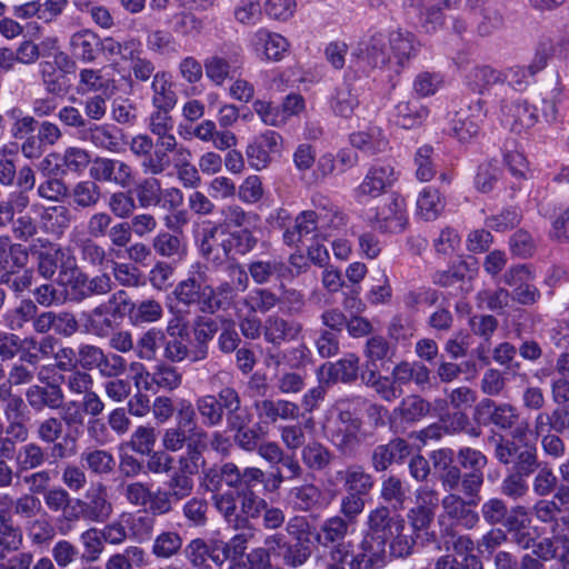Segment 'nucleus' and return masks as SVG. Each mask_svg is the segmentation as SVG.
I'll return each instance as SVG.
<instances>
[{
	"label": "nucleus",
	"mask_w": 569,
	"mask_h": 569,
	"mask_svg": "<svg viewBox=\"0 0 569 569\" xmlns=\"http://www.w3.org/2000/svg\"><path fill=\"white\" fill-rule=\"evenodd\" d=\"M204 274L199 273L198 278L189 277L180 281L174 290L173 295L177 301L187 307L197 306L199 311L207 313V295H204Z\"/></svg>",
	"instance_id": "72a5a7b5"
},
{
	"label": "nucleus",
	"mask_w": 569,
	"mask_h": 569,
	"mask_svg": "<svg viewBox=\"0 0 569 569\" xmlns=\"http://www.w3.org/2000/svg\"><path fill=\"white\" fill-rule=\"evenodd\" d=\"M182 546L181 535L174 530H167L153 539L151 553L156 559L169 560L180 555Z\"/></svg>",
	"instance_id": "6e6d98bb"
},
{
	"label": "nucleus",
	"mask_w": 569,
	"mask_h": 569,
	"mask_svg": "<svg viewBox=\"0 0 569 569\" xmlns=\"http://www.w3.org/2000/svg\"><path fill=\"white\" fill-rule=\"evenodd\" d=\"M222 236H226V227L222 223H208L201 229L199 250L203 258L214 262L220 261Z\"/></svg>",
	"instance_id": "de8ad7c7"
},
{
	"label": "nucleus",
	"mask_w": 569,
	"mask_h": 569,
	"mask_svg": "<svg viewBox=\"0 0 569 569\" xmlns=\"http://www.w3.org/2000/svg\"><path fill=\"white\" fill-rule=\"evenodd\" d=\"M238 62L237 56L230 58L211 56L204 60L206 74L216 84L221 86L231 72L236 71Z\"/></svg>",
	"instance_id": "0e129e2a"
},
{
	"label": "nucleus",
	"mask_w": 569,
	"mask_h": 569,
	"mask_svg": "<svg viewBox=\"0 0 569 569\" xmlns=\"http://www.w3.org/2000/svg\"><path fill=\"white\" fill-rule=\"evenodd\" d=\"M151 90V102L153 108L173 109L177 104L178 97L173 90L171 76L168 72L159 71L153 76Z\"/></svg>",
	"instance_id": "49530a36"
},
{
	"label": "nucleus",
	"mask_w": 569,
	"mask_h": 569,
	"mask_svg": "<svg viewBox=\"0 0 569 569\" xmlns=\"http://www.w3.org/2000/svg\"><path fill=\"white\" fill-rule=\"evenodd\" d=\"M322 370H327L328 379L333 382H355L359 372V357L355 353H349L336 362L323 365Z\"/></svg>",
	"instance_id": "603ef678"
},
{
	"label": "nucleus",
	"mask_w": 569,
	"mask_h": 569,
	"mask_svg": "<svg viewBox=\"0 0 569 569\" xmlns=\"http://www.w3.org/2000/svg\"><path fill=\"white\" fill-rule=\"evenodd\" d=\"M312 555V548L308 539L300 538L296 542H288L278 558L281 559L283 568L297 569L308 562Z\"/></svg>",
	"instance_id": "69168bd1"
},
{
	"label": "nucleus",
	"mask_w": 569,
	"mask_h": 569,
	"mask_svg": "<svg viewBox=\"0 0 569 569\" xmlns=\"http://www.w3.org/2000/svg\"><path fill=\"white\" fill-rule=\"evenodd\" d=\"M111 302L118 305L124 315L129 313L134 325L158 322L163 317V307L160 301L148 298L137 303L132 302L124 290H118L111 295Z\"/></svg>",
	"instance_id": "4468645a"
},
{
	"label": "nucleus",
	"mask_w": 569,
	"mask_h": 569,
	"mask_svg": "<svg viewBox=\"0 0 569 569\" xmlns=\"http://www.w3.org/2000/svg\"><path fill=\"white\" fill-rule=\"evenodd\" d=\"M228 542L223 543L221 552L227 558H243L249 543L254 540L258 529L249 521L246 528H240Z\"/></svg>",
	"instance_id": "338daca9"
},
{
	"label": "nucleus",
	"mask_w": 569,
	"mask_h": 569,
	"mask_svg": "<svg viewBox=\"0 0 569 569\" xmlns=\"http://www.w3.org/2000/svg\"><path fill=\"white\" fill-rule=\"evenodd\" d=\"M258 419L263 425H274L279 419L296 420L299 417V406L284 399H260L253 402Z\"/></svg>",
	"instance_id": "a878e982"
},
{
	"label": "nucleus",
	"mask_w": 569,
	"mask_h": 569,
	"mask_svg": "<svg viewBox=\"0 0 569 569\" xmlns=\"http://www.w3.org/2000/svg\"><path fill=\"white\" fill-rule=\"evenodd\" d=\"M69 196L72 198L73 203L80 209L96 208L102 198L100 186L94 181L84 180L74 184Z\"/></svg>",
	"instance_id": "680f3d73"
},
{
	"label": "nucleus",
	"mask_w": 569,
	"mask_h": 569,
	"mask_svg": "<svg viewBox=\"0 0 569 569\" xmlns=\"http://www.w3.org/2000/svg\"><path fill=\"white\" fill-rule=\"evenodd\" d=\"M351 146L369 154H377L386 151L388 140L380 128H369L367 131L353 132L349 137Z\"/></svg>",
	"instance_id": "8fccbe9b"
},
{
	"label": "nucleus",
	"mask_w": 569,
	"mask_h": 569,
	"mask_svg": "<svg viewBox=\"0 0 569 569\" xmlns=\"http://www.w3.org/2000/svg\"><path fill=\"white\" fill-rule=\"evenodd\" d=\"M396 180L395 169L390 164L372 166L362 182L356 189L358 198H376L391 187Z\"/></svg>",
	"instance_id": "bb28decb"
},
{
	"label": "nucleus",
	"mask_w": 569,
	"mask_h": 569,
	"mask_svg": "<svg viewBox=\"0 0 569 569\" xmlns=\"http://www.w3.org/2000/svg\"><path fill=\"white\" fill-rule=\"evenodd\" d=\"M76 62L63 52L54 56V61H42L39 64V72L42 84L48 93L62 96L68 89L66 72L73 70Z\"/></svg>",
	"instance_id": "dca6fc26"
},
{
	"label": "nucleus",
	"mask_w": 569,
	"mask_h": 569,
	"mask_svg": "<svg viewBox=\"0 0 569 569\" xmlns=\"http://www.w3.org/2000/svg\"><path fill=\"white\" fill-rule=\"evenodd\" d=\"M388 46L392 58V69L403 67L405 63L418 52L419 43L409 31H392L388 38Z\"/></svg>",
	"instance_id": "c9c22d12"
},
{
	"label": "nucleus",
	"mask_w": 569,
	"mask_h": 569,
	"mask_svg": "<svg viewBox=\"0 0 569 569\" xmlns=\"http://www.w3.org/2000/svg\"><path fill=\"white\" fill-rule=\"evenodd\" d=\"M193 337L196 349L192 350L191 361H201L208 357L209 342L218 332V323L216 320L206 317H197L193 321Z\"/></svg>",
	"instance_id": "a19ab883"
},
{
	"label": "nucleus",
	"mask_w": 569,
	"mask_h": 569,
	"mask_svg": "<svg viewBox=\"0 0 569 569\" xmlns=\"http://www.w3.org/2000/svg\"><path fill=\"white\" fill-rule=\"evenodd\" d=\"M26 401L34 412L46 409L59 410L64 405V392L60 385L49 382L47 386L30 385L26 390Z\"/></svg>",
	"instance_id": "b1692460"
},
{
	"label": "nucleus",
	"mask_w": 569,
	"mask_h": 569,
	"mask_svg": "<svg viewBox=\"0 0 569 569\" xmlns=\"http://www.w3.org/2000/svg\"><path fill=\"white\" fill-rule=\"evenodd\" d=\"M430 409L431 405L429 401L419 395H409L395 408L393 415L399 416L407 423H413L425 418L430 412Z\"/></svg>",
	"instance_id": "052dcab7"
},
{
	"label": "nucleus",
	"mask_w": 569,
	"mask_h": 569,
	"mask_svg": "<svg viewBox=\"0 0 569 569\" xmlns=\"http://www.w3.org/2000/svg\"><path fill=\"white\" fill-rule=\"evenodd\" d=\"M131 190L138 207L141 209L159 207L162 202V184L154 176L140 179Z\"/></svg>",
	"instance_id": "c03bdc74"
},
{
	"label": "nucleus",
	"mask_w": 569,
	"mask_h": 569,
	"mask_svg": "<svg viewBox=\"0 0 569 569\" xmlns=\"http://www.w3.org/2000/svg\"><path fill=\"white\" fill-rule=\"evenodd\" d=\"M410 455V446L402 438L391 439L388 443L378 445L371 453V466L375 471H386L392 463L402 462Z\"/></svg>",
	"instance_id": "7c9ffc66"
},
{
	"label": "nucleus",
	"mask_w": 569,
	"mask_h": 569,
	"mask_svg": "<svg viewBox=\"0 0 569 569\" xmlns=\"http://www.w3.org/2000/svg\"><path fill=\"white\" fill-rule=\"evenodd\" d=\"M80 460L92 475L100 477L111 475L116 468L113 455L104 449H87L81 453Z\"/></svg>",
	"instance_id": "3c124183"
},
{
	"label": "nucleus",
	"mask_w": 569,
	"mask_h": 569,
	"mask_svg": "<svg viewBox=\"0 0 569 569\" xmlns=\"http://www.w3.org/2000/svg\"><path fill=\"white\" fill-rule=\"evenodd\" d=\"M386 553L387 551L361 538L357 552H355V545L352 543V551L346 565L348 569H377L383 566Z\"/></svg>",
	"instance_id": "e433bc0d"
},
{
	"label": "nucleus",
	"mask_w": 569,
	"mask_h": 569,
	"mask_svg": "<svg viewBox=\"0 0 569 569\" xmlns=\"http://www.w3.org/2000/svg\"><path fill=\"white\" fill-rule=\"evenodd\" d=\"M180 146L177 138H157L148 158L141 160L140 166L143 173L159 176L167 171L172 164L171 153H173L177 159Z\"/></svg>",
	"instance_id": "412c9836"
},
{
	"label": "nucleus",
	"mask_w": 569,
	"mask_h": 569,
	"mask_svg": "<svg viewBox=\"0 0 569 569\" xmlns=\"http://www.w3.org/2000/svg\"><path fill=\"white\" fill-rule=\"evenodd\" d=\"M281 136L272 130L257 136L247 146L246 156L249 164L256 170H262L271 162L272 154L279 152Z\"/></svg>",
	"instance_id": "4be33fe9"
},
{
	"label": "nucleus",
	"mask_w": 569,
	"mask_h": 569,
	"mask_svg": "<svg viewBox=\"0 0 569 569\" xmlns=\"http://www.w3.org/2000/svg\"><path fill=\"white\" fill-rule=\"evenodd\" d=\"M466 83L472 91L482 94L493 86L503 84V76L501 70L491 66H475L466 74Z\"/></svg>",
	"instance_id": "a18cd8bd"
},
{
	"label": "nucleus",
	"mask_w": 569,
	"mask_h": 569,
	"mask_svg": "<svg viewBox=\"0 0 569 569\" xmlns=\"http://www.w3.org/2000/svg\"><path fill=\"white\" fill-rule=\"evenodd\" d=\"M498 102L502 120L512 131L520 133L537 123V108L527 99L509 96L506 90L505 96Z\"/></svg>",
	"instance_id": "f8f14e48"
},
{
	"label": "nucleus",
	"mask_w": 569,
	"mask_h": 569,
	"mask_svg": "<svg viewBox=\"0 0 569 569\" xmlns=\"http://www.w3.org/2000/svg\"><path fill=\"white\" fill-rule=\"evenodd\" d=\"M27 251V262L29 257L34 261V269L40 277L46 280L52 279L57 273L58 263L61 258V251L56 244L47 239L38 238L32 240L29 246H24Z\"/></svg>",
	"instance_id": "aec40b11"
},
{
	"label": "nucleus",
	"mask_w": 569,
	"mask_h": 569,
	"mask_svg": "<svg viewBox=\"0 0 569 569\" xmlns=\"http://www.w3.org/2000/svg\"><path fill=\"white\" fill-rule=\"evenodd\" d=\"M17 186V191H32L36 187V172L29 166L17 167L12 158H0V186L10 188Z\"/></svg>",
	"instance_id": "c85d7f7f"
},
{
	"label": "nucleus",
	"mask_w": 569,
	"mask_h": 569,
	"mask_svg": "<svg viewBox=\"0 0 569 569\" xmlns=\"http://www.w3.org/2000/svg\"><path fill=\"white\" fill-rule=\"evenodd\" d=\"M118 305L108 301L102 302L93 309L82 313V326L87 333L97 338H108L117 328V319H122L124 312L120 309L117 312Z\"/></svg>",
	"instance_id": "ddd939ff"
},
{
	"label": "nucleus",
	"mask_w": 569,
	"mask_h": 569,
	"mask_svg": "<svg viewBox=\"0 0 569 569\" xmlns=\"http://www.w3.org/2000/svg\"><path fill=\"white\" fill-rule=\"evenodd\" d=\"M207 492H224L223 487L240 489V469L233 462H224L220 466L214 465L203 472L200 482Z\"/></svg>",
	"instance_id": "5701e85b"
},
{
	"label": "nucleus",
	"mask_w": 569,
	"mask_h": 569,
	"mask_svg": "<svg viewBox=\"0 0 569 569\" xmlns=\"http://www.w3.org/2000/svg\"><path fill=\"white\" fill-rule=\"evenodd\" d=\"M303 331V326L298 320L284 319L279 315L269 316L263 323L264 340L273 346L297 340Z\"/></svg>",
	"instance_id": "cd10ccee"
},
{
	"label": "nucleus",
	"mask_w": 569,
	"mask_h": 569,
	"mask_svg": "<svg viewBox=\"0 0 569 569\" xmlns=\"http://www.w3.org/2000/svg\"><path fill=\"white\" fill-rule=\"evenodd\" d=\"M406 528V520L401 515H392L389 506L379 505L369 510L365 522L362 538L387 551V545L397 529Z\"/></svg>",
	"instance_id": "0eeeda50"
},
{
	"label": "nucleus",
	"mask_w": 569,
	"mask_h": 569,
	"mask_svg": "<svg viewBox=\"0 0 569 569\" xmlns=\"http://www.w3.org/2000/svg\"><path fill=\"white\" fill-rule=\"evenodd\" d=\"M353 526L337 515L326 518L320 525L315 540L328 549V563L325 569H346V562L352 551V541L347 540Z\"/></svg>",
	"instance_id": "7ed1b4c3"
},
{
	"label": "nucleus",
	"mask_w": 569,
	"mask_h": 569,
	"mask_svg": "<svg viewBox=\"0 0 569 569\" xmlns=\"http://www.w3.org/2000/svg\"><path fill=\"white\" fill-rule=\"evenodd\" d=\"M312 211L317 230H337L346 224L345 214L328 200L325 203L316 204V210Z\"/></svg>",
	"instance_id": "774afa93"
},
{
	"label": "nucleus",
	"mask_w": 569,
	"mask_h": 569,
	"mask_svg": "<svg viewBox=\"0 0 569 569\" xmlns=\"http://www.w3.org/2000/svg\"><path fill=\"white\" fill-rule=\"evenodd\" d=\"M131 368H137V372L133 376L134 385L139 387L142 383V388L146 391L156 392L163 390L171 392L182 383V373L178 368L168 362L157 363L152 371H148L142 363H132Z\"/></svg>",
	"instance_id": "1a4fd4ad"
},
{
	"label": "nucleus",
	"mask_w": 569,
	"mask_h": 569,
	"mask_svg": "<svg viewBox=\"0 0 569 569\" xmlns=\"http://www.w3.org/2000/svg\"><path fill=\"white\" fill-rule=\"evenodd\" d=\"M196 409L207 427L221 425L224 412H244L241 398L233 387H223L217 395H203L196 399Z\"/></svg>",
	"instance_id": "423d86ee"
},
{
	"label": "nucleus",
	"mask_w": 569,
	"mask_h": 569,
	"mask_svg": "<svg viewBox=\"0 0 569 569\" xmlns=\"http://www.w3.org/2000/svg\"><path fill=\"white\" fill-rule=\"evenodd\" d=\"M248 272L257 284H266L272 279L282 281L292 276L291 268L281 259L254 260L248 264Z\"/></svg>",
	"instance_id": "f704fd0d"
},
{
	"label": "nucleus",
	"mask_w": 569,
	"mask_h": 569,
	"mask_svg": "<svg viewBox=\"0 0 569 569\" xmlns=\"http://www.w3.org/2000/svg\"><path fill=\"white\" fill-rule=\"evenodd\" d=\"M66 276L64 286L74 302H82L91 297L106 296L113 289V281L109 273L90 277L78 267L62 271Z\"/></svg>",
	"instance_id": "6e6552de"
},
{
	"label": "nucleus",
	"mask_w": 569,
	"mask_h": 569,
	"mask_svg": "<svg viewBox=\"0 0 569 569\" xmlns=\"http://www.w3.org/2000/svg\"><path fill=\"white\" fill-rule=\"evenodd\" d=\"M74 503L82 509L84 519L92 522L107 521L113 511L112 503L108 499L104 486L99 485L96 490L87 493L86 500L74 498Z\"/></svg>",
	"instance_id": "473e14b6"
},
{
	"label": "nucleus",
	"mask_w": 569,
	"mask_h": 569,
	"mask_svg": "<svg viewBox=\"0 0 569 569\" xmlns=\"http://www.w3.org/2000/svg\"><path fill=\"white\" fill-rule=\"evenodd\" d=\"M211 493L214 509L232 530L246 528L251 517L257 516L259 508L263 507L256 492L238 493L228 490Z\"/></svg>",
	"instance_id": "20e7f679"
},
{
	"label": "nucleus",
	"mask_w": 569,
	"mask_h": 569,
	"mask_svg": "<svg viewBox=\"0 0 569 569\" xmlns=\"http://www.w3.org/2000/svg\"><path fill=\"white\" fill-rule=\"evenodd\" d=\"M89 174L97 182L113 183L122 189L133 181V169L129 163L107 157L93 159Z\"/></svg>",
	"instance_id": "2eb2a0df"
},
{
	"label": "nucleus",
	"mask_w": 569,
	"mask_h": 569,
	"mask_svg": "<svg viewBox=\"0 0 569 569\" xmlns=\"http://www.w3.org/2000/svg\"><path fill=\"white\" fill-rule=\"evenodd\" d=\"M525 443V453L528 461L535 459L531 470V489L532 492L539 498L551 496L558 488L559 478L553 468L546 461H541L538 457L537 448L529 442Z\"/></svg>",
	"instance_id": "f3484780"
},
{
	"label": "nucleus",
	"mask_w": 569,
	"mask_h": 569,
	"mask_svg": "<svg viewBox=\"0 0 569 569\" xmlns=\"http://www.w3.org/2000/svg\"><path fill=\"white\" fill-rule=\"evenodd\" d=\"M79 140L91 147L118 153L121 150V142L118 137V130L111 124H99L89 122L88 126L79 132Z\"/></svg>",
	"instance_id": "393cba45"
},
{
	"label": "nucleus",
	"mask_w": 569,
	"mask_h": 569,
	"mask_svg": "<svg viewBox=\"0 0 569 569\" xmlns=\"http://www.w3.org/2000/svg\"><path fill=\"white\" fill-rule=\"evenodd\" d=\"M432 466L438 472L439 481L448 493L455 492L462 480L459 467L453 465V450L443 448L435 450L430 456Z\"/></svg>",
	"instance_id": "c756f323"
},
{
	"label": "nucleus",
	"mask_w": 569,
	"mask_h": 569,
	"mask_svg": "<svg viewBox=\"0 0 569 569\" xmlns=\"http://www.w3.org/2000/svg\"><path fill=\"white\" fill-rule=\"evenodd\" d=\"M446 201L440 192L431 187H426L417 199V214L426 221L436 220L443 211Z\"/></svg>",
	"instance_id": "bf43d9fd"
},
{
	"label": "nucleus",
	"mask_w": 569,
	"mask_h": 569,
	"mask_svg": "<svg viewBox=\"0 0 569 569\" xmlns=\"http://www.w3.org/2000/svg\"><path fill=\"white\" fill-rule=\"evenodd\" d=\"M492 440L495 441V458L499 463L511 469V472L506 475L501 481V493L515 501L523 499L530 490L528 478L531 476L532 467H535V459L528 461L525 453V443H520L513 438L499 436L492 438Z\"/></svg>",
	"instance_id": "f257e3e1"
},
{
	"label": "nucleus",
	"mask_w": 569,
	"mask_h": 569,
	"mask_svg": "<svg viewBox=\"0 0 569 569\" xmlns=\"http://www.w3.org/2000/svg\"><path fill=\"white\" fill-rule=\"evenodd\" d=\"M335 459L333 452L319 441H310L303 446L301 460L312 471H322L330 467Z\"/></svg>",
	"instance_id": "13d9d810"
},
{
	"label": "nucleus",
	"mask_w": 569,
	"mask_h": 569,
	"mask_svg": "<svg viewBox=\"0 0 569 569\" xmlns=\"http://www.w3.org/2000/svg\"><path fill=\"white\" fill-rule=\"evenodd\" d=\"M289 498L295 509L310 511L320 505L322 499L321 489L313 483H305L292 487L289 490Z\"/></svg>",
	"instance_id": "e2e57ef3"
},
{
	"label": "nucleus",
	"mask_w": 569,
	"mask_h": 569,
	"mask_svg": "<svg viewBox=\"0 0 569 569\" xmlns=\"http://www.w3.org/2000/svg\"><path fill=\"white\" fill-rule=\"evenodd\" d=\"M475 419L485 426L495 425L501 430H509L517 423L519 412L511 403H496L486 398L476 406Z\"/></svg>",
	"instance_id": "a211bd4d"
},
{
	"label": "nucleus",
	"mask_w": 569,
	"mask_h": 569,
	"mask_svg": "<svg viewBox=\"0 0 569 569\" xmlns=\"http://www.w3.org/2000/svg\"><path fill=\"white\" fill-rule=\"evenodd\" d=\"M358 90L348 82L342 83L336 89L331 100V108L336 116L349 119L359 107Z\"/></svg>",
	"instance_id": "864d4df0"
},
{
	"label": "nucleus",
	"mask_w": 569,
	"mask_h": 569,
	"mask_svg": "<svg viewBox=\"0 0 569 569\" xmlns=\"http://www.w3.org/2000/svg\"><path fill=\"white\" fill-rule=\"evenodd\" d=\"M71 211L63 204L46 207L40 213V224L44 232L61 237L70 227Z\"/></svg>",
	"instance_id": "79ce46f5"
},
{
	"label": "nucleus",
	"mask_w": 569,
	"mask_h": 569,
	"mask_svg": "<svg viewBox=\"0 0 569 569\" xmlns=\"http://www.w3.org/2000/svg\"><path fill=\"white\" fill-rule=\"evenodd\" d=\"M439 507V493L430 486H421L416 491V505L407 512L412 532L425 537L427 542L436 541V532L429 531Z\"/></svg>",
	"instance_id": "39448f33"
},
{
	"label": "nucleus",
	"mask_w": 569,
	"mask_h": 569,
	"mask_svg": "<svg viewBox=\"0 0 569 569\" xmlns=\"http://www.w3.org/2000/svg\"><path fill=\"white\" fill-rule=\"evenodd\" d=\"M429 114V110L418 99L400 101L396 106V121L406 129L421 124Z\"/></svg>",
	"instance_id": "5fc2aeb1"
},
{
	"label": "nucleus",
	"mask_w": 569,
	"mask_h": 569,
	"mask_svg": "<svg viewBox=\"0 0 569 569\" xmlns=\"http://www.w3.org/2000/svg\"><path fill=\"white\" fill-rule=\"evenodd\" d=\"M397 353V347L391 345L382 336L370 337L365 345L363 355L366 357V366L376 369L385 368L393 363Z\"/></svg>",
	"instance_id": "4c0bfd02"
},
{
	"label": "nucleus",
	"mask_w": 569,
	"mask_h": 569,
	"mask_svg": "<svg viewBox=\"0 0 569 569\" xmlns=\"http://www.w3.org/2000/svg\"><path fill=\"white\" fill-rule=\"evenodd\" d=\"M153 251L161 258L179 261L187 254V243L183 236L170 232L160 231L151 241Z\"/></svg>",
	"instance_id": "58836bf2"
},
{
	"label": "nucleus",
	"mask_w": 569,
	"mask_h": 569,
	"mask_svg": "<svg viewBox=\"0 0 569 569\" xmlns=\"http://www.w3.org/2000/svg\"><path fill=\"white\" fill-rule=\"evenodd\" d=\"M48 460L46 449L38 442L21 446L16 455V466L19 473L37 470Z\"/></svg>",
	"instance_id": "4d7b16f0"
},
{
	"label": "nucleus",
	"mask_w": 569,
	"mask_h": 569,
	"mask_svg": "<svg viewBox=\"0 0 569 569\" xmlns=\"http://www.w3.org/2000/svg\"><path fill=\"white\" fill-rule=\"evenodd\" d=\"M338 476L343 479L345 489L348 493H355L360 497L368 496L375 487L373 476L366 471L363 466L350 465Z\"/></svg>",
	"instance_id": "ea45409f"
},
{
	"label": "nucleus",
	"mask_w": 569,
	"mask_h": 569,
	"mask_svg": "<svg viewBox=\"0 0 569 569\" xmlns=\"http://www.w3.org/2000/svg\"><path fill=\"white\" fill-rule=\"evenodd\" d=\"M116 89L114 78L107 74L104 68H82L78 73V94L114 93Z\"/></svg>",
	"instance_id": "2f4dec72"
},
{
	"label": "nucleus",
	"mask_w": 569,
	"mask_h": 569,
	"mask_svg": "<svg viewBox=\"0 0 569 569\" xmlns=\"http://www.w3.org/2000/svg\"><path fill=\"white\" fill-rule=\"evenodd\" d=\"M477 506L475 500L465 499L457 492L446 495L441 499L442 513L438 518L440 527L445 528L443 521L448 519L452 527L455 525L466 530L473 529L480 521L478 512L473 509Z\"/></svg>",
	"instance_id": "9b49d317"
},
{
	"label": "nucleus",
	"mask_w": 569,
	"mask_h": 569,
	"mask_svg": "<svg viewBox=\"0 0 569 569\" xmlns=\"http://www.w3.org/2000/svg\"><path fill=\"white\" fill-rule=\"evenodd\" d=\"M351 60L357 63L365 62L371 68L392 69V58L388 46V39L377 33L368 40L361 41L351 53Z\"/></svg>",
	"instance_id": "6ab92c4d"
},
{
	"label": "nucleus",
	"mask_w": 569,
	"mask_h": 569,
	"mask_svg": "<svg viewBox=\"0 0 569 569\" xmlns=\"http://www.w3.org/2000/svg\"><path fill=\"white\" fill-rule=\"evenodd\" d=\"M371 223L381 233L402 232L408 223L405 200L396 193L385 197L376 207Z\"/></svg>",
	"instance_id": "9d476101"
},
{
	"label": "nucleus",
	"mask_w": 569,
	"mask_h": 569,
	"mask_svg": "<svg viewBox=\"0 0 569 569\" xmlns=\"http://www.w3.org/2000/svg\"><path fill=\"white\" fill-rule=\"evenodd\" d=\"M207 313L213 315L219 310H228L237 297L236 287L230 281H223L216 288L206 286Z\"/></svg>",
	"instance_id": "09e8293b"
},
{
	"label": "nucleus",
	"mask_w": 569,
	"mask_h": 569,
	"mask_svg": "<svg viewBox=\"0 0 569 569\" xmlns=\"http://www.w3.org/2000/svg\"><path fill=\"white\" fill-rule=\"evenodd\" d=\"M27 267L24 244L12 242L9 236H0V286H7L21 295L32 284V270Z\"/></svg>",
	"instance_id": "f03ea898"
},
{
	"label": "nucleus",
	"mask_w": 569,
	"mask_h": 569,
	"mask_svg": "<svg viewBox=\"0 0 569 569\" xmlns=\"http://www.w3.org/2000/svg\"><path fill=\"white\" fill-rule=\"evenodd\" d=\"M252 43L257 50L261 49L263 51L268 60L273 61H279L289 47L284 37L279 33L270 32L264 28L254 32Z\"/></svg>",
	"instance_id": "37998d69"
}]
</instances>
